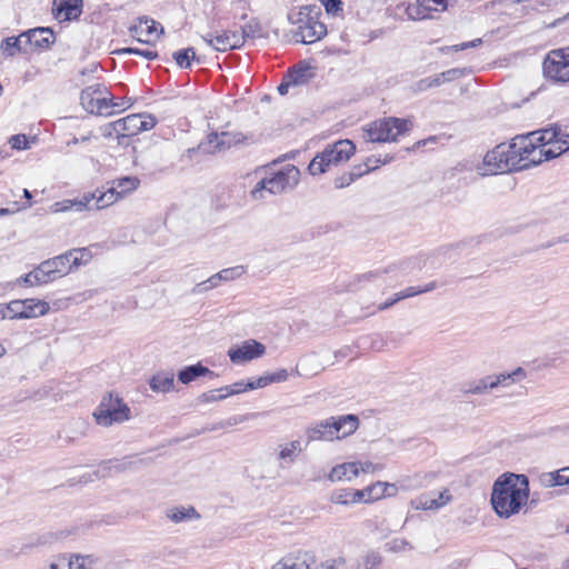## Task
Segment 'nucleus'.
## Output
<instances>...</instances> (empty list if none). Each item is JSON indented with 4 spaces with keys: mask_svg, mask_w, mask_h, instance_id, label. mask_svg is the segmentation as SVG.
Masks as SVG:
<instances>
[{
    "mask_svg": "<svg viewBox=\"0 0 569 569\" xmlns=\"http://www.w3.org/2000/svg\"><path fill=\"white\" fill-rule=\"evenodd\" d=\"M167 517L171 521L178 523L189 519H199L200 515L193 507H173L167 510Z\"/></svg>",
    "mask_w": 569,
    "mask_h": 569,
    "instance_id": "30",
    "label": "nucleus"
},
{
    "mask_svg": "<svg viewBox=\"0 0 569 569\" xmlns=\"http://www.w3.org/2000/svg\"><path fill=\"white\" fill-rule=\"evenodd\" d=\"M49 303L44 300L24 299L23 319H32L44 316L49 311Z\"/></svg>",
    "mask_w": 569,
    "mask_h": 569,
    "instance_id": "28",
    "label": "nucleus"
},
{
    "mask_svg": "<svg viewBox=\"0 0 569 569\" xmlns=\"http://www.w3.org/2000/svg\"><path fill=\"white\" fill-rule=\"evenodd\" d=\"M518 144L520 147L526 148V151H527L526 153H523V162H531L532 159L530 158V156L538 153V150L540 148L539 143H537L533 138H528V136L525 138H521V140H520V142H518ZM535 166L536 164L530 163V168L535 167Z\"/></svg>",
    "mask_w": 569,
    "mask_h": 569,
    "instance_id": "36",
    "label": "nucleus"
},
{
    "mask_svg": "<svg viewBox=\"0 0 569 569\" xmlns=\"http://www.w3.org/2000/svg\"><path fill=\"white\" fill-rule=\"evenodd\" d=\"M22 37H8L1 42V50L9 57L16 56L20 51V39Z\"/></svg>",
    "mask_w": 569,
    "mask_h": 569,
    "instance_id": "38",
    "label": "nucleus"
},
{
    "mask_svg": "<svg viewBox=\"0 0 569 569\" xmlns=\"http://www.w3.org/2000/svg\"><path fill=\"white\" fill-rule=\"evenodd\" d=\"M212 41L214 43V50L224 52L241 48L243 46V36L240 34L239 31L228 30L217 34L216 40Z\"/></svg>",
    "mask_w": 569,
    "mask_h": 569,
    "instance_id": "18",
    "label": "nucleus"
},
{
    "mask_svg": "<svg viewBox=\"0 0 569 569\" xmlns=\"http://www.w3.org/2000/svg\"><path fill=\"white\" fill-rule=\"evenodd\" d=\"M392 158L381 160H375V166H370L371 158H367V161L363 164L355 166L353 169L349 172L350 176H352L353 181H356L358 178L362 177L363 174L378 169L380 164H385L389 162Z\"/></svg>",
    "mask_w": 569,
    "mask_h": 569,
    "instance_id": "34",
    "label": "nucleus"
},
{
    "mask_svg": "<svg viewBox=\"0 0 569 569\" xmlns=\"http://www.w3.org/2000/svg\"><path fill=\"white\" fill-rule=\"evenodd\" d=\"M150 389L154 392H169L174 386V376L171 372H158L149 380Z\"/></svg>",
    "mask_w": 569,
    "mask_h": 569,
    "instance_id": "26",
    "label": "nucleus"
},
{
    "mask_svg": "<svg viewBox=\"0 0 569 569\" xmlns=\"http://www.w3.org/2000/svg\"><path fill=\"white\" fill-rule=\"evenodd\" d=\"M10 319H23V300H12L7 303Z\"/></svg>",
    "mask_w": 569,
    "mask_h": 569,
    "instance_id": "44",
    "label": "nucleus"
},
{
    "mask_svg": "<svg viewBox=\"0 0 569 569\" xmlns=\"http://www.w3.org/2000/svg\"><path fill=\"white\" fill-rule=\"evenodd\" d=\"M301 450L300 441L293 440L280 450L279 459L292 462Z\"/></svg>",
    "mask_w": 569,
    "mask_h": 569,
    "instance_id": "37",
    "label": "nucleus"
},
{
    "mask_svg": "<svg viewBox=\"0 0 569 569\" xmlns=\"http://www.w3.org/2000/svg\"><path fill=\"white\" fill-rule=\"evenodd\" d=\"M355 151L356 146L349 139L328 144L311 160L308 166V171L312 176L325 173L331 166H339L340 163L347 162Z\"/></svg>",
    "mask_w": 569,
    "mask_h": 569,
    "instance_id": "4",
    "label": "nucleus"
},
{
    "mask_svg": "<svg viewBox=\"0 0 569 569\" xmlns=\"http://www.w3.org/2000/svg\"><path fill=\"white\" fill-rule=\"evenodd\" d=\"M247 390H249V389L247 388V383H244L243 381H238L231 386H226V387L217 389V391H219V392L227 391V395H229V396L238 395V393L247 391Z\"/></svg>",
    "mask_w": 569,
    "mask_h": 569,
    "instance_id": "50",
    "label": "nucleus"
},
{
    "mask_svg": "<svg viewBox=\"0 0 569 569\" xmlns=\"http://www.w3.org/2000/svg\"><path fill=\"white\" fill-rule=\"evenodd\" d=\"M412 127L411 121L407 119L389 117L368 124L365 130V137L370 142L396 141L398 136L409 131Z\"/></svg>",
    "mask_w": 569,
    "mask_h": 569,
    "instance_id": "6",
    "label": "nucleus"
},
{
    "mask_svg": "<svg viewBox=\"0 0 569 569\" xmlns=\"http://www.w3.org/2000/svg\"><path fill=\"white\" fill-rule=\"evenodd\" d=\"M87 558L74 556V558H61L50 565V569H84Z\"/></svg>",
    "mask_w": 569,
    "mask_h": 569,
    "instance_id": "32",
    "label": "nucleus"
},
{
    "mask_svg": "<svg viewBox=\"0 0 569 569\" xmlns=\"http://www.w3.org/2000/svg\"><path fill=\"white\" fill-rule=\"evenodd\" d=\"M311 69L312 68L309 63L300 61L295 67H292L286 76L295 86L305 84L308 83L309 80L315 76L311 72Z\"/></svg>",
    "mask_w": 569,
    "mask_h": 569,
    "instance_id": "25",
    "label": "nucleus"
},
{
    "mask_svg": "<svg viewBox=\"0 0 569 569\" xmlns=\"http://www.w3.org/2000/svg\"><path fill=\"white\" fill-rule=\"evenodd\" d=\"M130 408L128 405L113 392L106 395L96 411L93 417L96 422L103 427H109L113 423H121L130 419Z\"/></svg>",
    "mask_w": 569,
    "mask_h": 569,
    "instance_id": "7",
    "label": "nucleus"
},
{
    "mask_svg": "<svg viewBox=\"0 0 569 569\" xmlns=\"http://www.w3.org/2000/svg\"><path fill=\"white\" fill-rule=\"evenodd\" d=\"M482 43L481 39H475L468 42H462L455 46L445 47L441 49L442 52H449V51H461L469 48H476Z\"/></svg>",
    "mask_w": 569,
    "mask_h": 569,
    "instance_id": "48",
    "label": "nucleus"
},
{
    "mask_svg": "<svg viewBox=\"0 0 569 569\" xmlns=\"http://www.w3.org/2000/svg\"><path fill=\"white\" fill-rule=\"evenodd\" d=\"M430 11H432V7L420 6L419 2H417V6H409L407 9V13L412 20L426 19L429 17Z\"/></svg>",
    "mask_w": 569,
    "mask_h": 569,
    "instance_id": "41",
    "label": "nucleus"
},
{
    "mask_svg": "<svg viewBox=\"0 0 569 569\" xmlns=\"http://www.w3.org/2000/svg\"><path fill=\"white\" fill-rule=\"evenodd\" d=\"M390 271H392V267L378 269L375 271H369V272L362 273L360 276H357V280L358 281H373V280L380 278L382 274L388 273Z\"/></svg>",
    "mask_w": 569,
    "mask_h": 569,
    "instance_id": "49",
    "label": "nucleus"
},
{
    "mask_svg": "<svg viewBox=\"0 0 569 569\" xmlns=\"http://www.w3.org/2000/svg\"><path fill=\"white\" fill-rule=\"evenodd\" d=\"M120 128H121V124H120L119 120L113 121V122H109V123L104 124L103 127H101V134L106 139H110L112 137H117V134L119 132H121Z\"/></svg>",
    "mask_w": 569,
    "mask_h": 569,
    "instance_id": "47",
    "label": "nucleus"
},
{
    "mask_svg": "<svg viewBox=\"0 0 569 569\" xmlns=\"http://www.w3.org/2000/svg\"><path fill=\"white\" fill-rule=\"evenodd\" d=\"M452 499V496L450 495L448 489H445L443 491L439 492L438 498H428L422 502V508L425 510H436L443 506H446L448 502H450Z\"/></svg>",
    "mask_w": 569,
    "mask_h": 569,
    "instance_id": "33",
    "label": "nucleus"
},
{
    "mask_svg": "<svg viewBox=\"0 0 569 569\" xmlns=\"http://www.w3.org/2000/svg\"><path fill=\"white\" fill-rule=\"evenodd\" d=\"M111 102H112V97L111 98H107V97H97L96 99V104H97V109H96V114H102L104 110L111 108Z\"/></svg>",
    "mask_w": 569,
    "mask_h": 569,
    "instance_id": "59",
    "label": "nucleus"
},
{
    "mask_svg": "<svg viewBox=\"0 0 569 569\" xmlns=\"http://www.w3.org/2000/svg\"><path fill=\"white\" fill-rule=\"evenodd\" d=\"M540 480L547 487L569 485V467H565L553 472H545Z\"/></svg>",
    "mask_w": 569,
    "mask_h": 569,
    "instance_id": "29",
    "label": "nucleus"
},
{
    "mask_svg": "<svg viewBox=\"0 0 569 569\" xmlns=\"http://www.w3.org/2000/svg\"><path fill=\"white\" fill-rule=\"evenodd\" d=\"M529 479L526 475L506 472L493 482L490 502L500 518L517 515L529 498Z\"/></svg>",
    "mask_w": 569,
    "mask_h": 569,
    "instance_id": "1",
    "label": "nucleus"
},
{
    "mask_svg": "<svg viewBox=\"0 0 569 569\" xmlns=\"http://www.w3.org/2000/svg\"><path fill=\"white\" fill-rule=\"evenodd\" d=\"M381 556L378 552H370L365 560V569H377L381 563Z\"/></svg>",
    "mask_w": 569,
    "mask_h": 569,
    "instance_id": "54",
    "label": "nucleus"
},
{
    "mask_svg": "<svg viewBox=\"0 0 569 569\" xmlns=\"http://www.w3.org/2000/svg\"><path fill=\"white\" fill-rule=\"evenodd\" d=\"M96 99H97V97L93 96V91L91 90V88H86L81 91V94H80L81 104L90 113H96V109H97Z\"/></svg>",
    "mask_w": 569,
    "mask_h": 569,
    "instance_id": "40",
    "label": "nucleus"
},
{
    "mask_svg": "<svg viewBox=\"0 0 569 569\" xmlns=\"http://www.w3.org/2000/svg\"><path fill=\"white\" fill-rule=\"evenodd\" d=\"M560 154H562V151L559 149V147H557V151H553V148H550V147L549 148L540 147L538 150V159L537 160L532 159L531 163L539 164L543 160L549 161V160H552V159L559 157Z\"/></svg>",
    "mask_w": 569,
    "mask_h": 569,
    "instance_id": "42",
    "label": "nucleus"
},
{
    "mask_svg": "<svg viewBox=\"0 0 569 569\" xmlns=\"http://www.w3.org/2000/svg\"><path fill=\"white\" fill-rule=\"evenodd\" d=\"M462 391L466 395H485L488 390L482 380L479 379L478 381L466 383Z\"/></svg>",
    "mask_w": 569,
    "mask_h": 569,
    "instance_id": "45",
    "label": "nucleus"
},
{
    "mask_svg": "<svg viewBox=\"0 0 569 569\" xmlns=\"http://www.w3.org/2000/svg\"><path fill=\"white\" fill-rule=\"evenodd\" d=\"M321 4L325 7L327 13L337 14L342 11V1L341 0H320Z\"/></svg>",
    "mask_w": 569,
    "mask_h": 569,
    "instance_id": "52",
    "label": "nucleus"
},
{
    "mask_svg": "<svg viewBox=\"0 0 569 569\" xmlns=\"http://www.w3.org/2000/svg\"><path fill=\"white\" fill-rule=\"evenodd\" d=\"M266 347L257 340L244 341L241 346L230 348L228 356L233 363L250 361L263 356Z\"/></svg>",
    "mask_w": 569,
    "mask_h": 569,
    "instance_id": "12",
    "label": "nucleus"
},
{
    "mask_svg": "<svg viewBox=\"0 0 569 569\" xmlns=\"http://www.w3.org/2000/svg\"><path fill=\"white\" fill-rule=\"evenodd\" d=\"M260 26L256 19H251L248 23L241 27L240 34L243 36V42L246 39H254L259 37Z\"/></svg>",
    "mask_w": 569,
    "mask_h": 569,
    "instance_id": "43",
    "label": "nucleus"
},
{
    "mask_svg": "<svg viewBox=\"0 0 569 569\" xmlns=\"http://www.w3.org/2000/svg\"><path fill=\"white\" fill-rule=\"evenodd\" d=\"M561 129L558 124H551L545 129L528 133V138H533L540 147L555 144L560 136Z\"/></svg>",
    "mask_w": 569,
    "mask_h": 569,
    "instance_id": "23",
    "label": "nucleus"
},
{
    "mask_svg": "<svg viewBox=\"0 0 569 569\" xmlns=\"http://www.w3.org/2000/svg\"><path fill=\"white\" fill-rule=\"evenodd\" d=\"M319 14L320 9L316 6L305 7L300 10L297 31V36L300 37V42L306 44L313 43L327 34L326 24L317 19Z\"/></svg>",
    "mask_w": 569,
    "mask_h": 569,
    "instance_id": "8",
    "label": "nucleus"
},
{
    "mask_svg": "<svg viewBox=\"0 0 569 569\" xmlns=\"http://www.w3.org/2000/svg\"><path fill=\"white\" fill-rule=\"evenodd\" d=\"M129 31L139 42L150 43V37L157 32V22L144 16L139 18V23L132 26Z\"/></svg>",
    "mask_w": 569,
    "mask_h": 569,
    "instance_id": "19",
    "label": "nucleus"
},
{
    "mask_svg": "<svg viewBox=\"0 0 569 569\" xmlns=\"http://www.w3.org/2000/svg\"><path fill=\"white\" fill-rule=\"evenodd\" d=\"M353 182L352 176L349 172L343 173L335 179V187L341 189L350 186Z\"/></svg>",
    "mask_w": 569,
    "mask_h": 569,
    "instance_id": "63",
    "label": "nucleus"
},
{
    "mask_svg": "<svg viewBox=\"0 0 569 569\" xmlns=\"http://www.w3.org/2000/svg\"><path fill=\"white\" fill-rule=\"evenodd\" d=\"M449 0H417L420 6L432 7L435 11H445L448 8Z\"/></svg>",
    "mask_w": 569,
    "mask_h": 569,
    "instance_id": "53",
    "label": "nucleus"
},
{
    "mask_svg": "<svg viewBox=\"0 0 569 569\" xmlns=\"http://www.w3.org/2000/svg\"><path fill=\"white\" fill-rule=\"evenodd\" d=\"M244 273V268L242 266H236L227 269H222L221 271L214 273L206 281H202L192 289L194 293H202L210 289L218 287L221 282L234 280Z\"/></svg>",
    "mask_w": 569,
    "mask_h": 569,
    "instance_id": "13",
    "label": "nucleus"
},
{
    "mask_svg": "<svg viewBox=\"0 0 569 569\" xmlns=\"http://www.w3.org/2000/svg\"><path fill=\"white\" fill-rule=\"evenodd\" d=\"M525 376H526L525 370L521 367H518L512 372L496 375V382H497L498 387L499 386L508 387L511 383H513L515 381L522 379Z\"/></svg>",
    "mask_w": 569,
    "mask_h": 569,
    "instance_id": "35",
    "label": "nucleus"
},
{
    "mask_svg": "<svg viewBox=\"0 0 569 569\" xmlns=\"http://www.w3.org/2000/svg\"><path fill=\"white\" fill-rule=\"evenodd\" d=\"M119 121L121 124L120 131H126L132 136L151 130L157 123V119L153 116L142 113L129 114L119 119Z\"/></svg>",
    "mask_w": 569,
    "mask_h": 569,
    "instance_id": "14",
    "label": "nucleus"
},
{
    "mask_svg": "<svg viewBox=\"0 0 569 569\" xmlns=\"http://www.w3.org/2000/svg\"><path fill=\"white\" fill-rule=\"evenodd\" d=\"M9 143L12 149L16 150H26L29 148L28 146V139L26 134H14L10 138Z\"/></svg>",
    "mask_w": 569,
    "mask_h": 569,
    "instance_id": "51",
    "label": "nucleus"
},
{
    "mask_svg": "<svg viewBox=\"0 0 569 569\" xmlns=\"http://www.w3.org/2000/svg\"><path fill=\"white\" fill-rule=\"evenodd\" d=\"M40 271H44L52 281L58 279L57 270L53 267L52 259L42 261L40 264Z\"/></svg>",
    "mask_w": 569,
    "mask_h": 569,
    "instance_id": "56",
    "label": "nucleus"
},
{
    "mask_svg": "<svg viewBox=\"0 0 569 569\" xmlns=\"http://www.w3.org/2000/svg\"><path fill=\"white\" fill-rule=\"evenodd\" d=\"M503 144H499L495 149L488 151L483 157V164L489 169L483 174H496L502 172L498 166L503 164Z\"/></svg>",
    "mask_w": 569,
    "mask_h": 569,
    "instance_id": "27",
    "label": "nucleus"
},
{
    "mask_svg": "<svg viewBox=\"0 0 569 569\" xmlns=\"http://www.w3.org/2000/svg\"><path fill=\"white\" fill-rule=\"evenodd\" d=\"M351 492L352 489H340L332 495L331 500L339 505L352 503V500L350 499L352 497Z\"/></svg>",
    "mask_w": 569,
    "mask_h": 569,
    "instance_id": "46",
    "label": "nucleus"
},
{
    "mask_svg": "<svg viewBox=\"0 0 569 569\" xmlns=\"http://www.w3.org/2000/svg\"><path fill=\"white\" fill-rule=\"evenodd\" d=\"M270 383L283 382L288 379L289 373L286 369H279L276 372L267 373Z\"/></svg>",
    "mask_w": 569,
    "mask_h": 569,
    "instance_id": "61",
    "label": "nucleus"
},
{
    "mask_svg": "<svg viewBox=\"0 0 569 569\" xmlns=\"http://www.w3.org/2000/svg\"><path fill=\"white\" fill-rule=\"evenodd\" d=\"M389 483L377 481L373 485L366 487V491L371 501L378 500L386 495L387 489L389 488Z\"/></svg>",
    "mask_w": 569,
    "mask_h": 569,
    "instance_id": "39",
    "label": "nucleus"
},
{
    "mask_svg": "<svg viewBox=\"0 0 569 569\" xmlns=\"http://www.w3.org/2000/svg\"><path fill=\"white\" fill-rule=\"evenodd\" d=\"M352 497L350 498L352 500V503H356V502H371V500L369 499L368 497V493L366 491V489H360V490H353L352 489V492H351Z\"/></svg>",
    "mask_w": 569,
    "mask_h": 569,
    "instance_id": "62",
    "label": "nucleus"
},
{
    "mask_svg": "<svg viewBox=\"0 0 569 569\" xmlns=\"http://www.w3.org/2000/svg\"><path fill=\"white\" fill-rule=\"evenodd\" d=\"M466 73V69L462 68H452L441 72L442 79L447 80V82L452 81L455 79H459L463 77Z\"/></svg>",
    "mask_w": 569,
    "mask_h": 569,
    "instance_id": "55",
    "label": "nucleus"
},
{
    "mask_svg": "<svg viewBox=\"0 0 569 569\" xmlns=\"http://www.w3.org/2000/svg\"><path fill=\"white\" fill-rule=\"evenodd\" d=\"M543 74L558 82L569 81V47L550 51L543 60Z\"/></svg>",
    "mask_w": 569,
    "mask_h": 569,
    "instance_id": "9",
    "label": "nucleus"
},
{
    "mask_svg": "<svg viewBox=\"0 0 569 569\" xmlns=\"http://www.w3.org/2000/svg\"><path fill=\"white\" fill-rule=\"evenodd\" d=\"M345 559L338 558V559H328L320 565H318L315 569H336L338 566L343 565Z\"/></svg>",
    "mask_w": 569,
    "mask_h": 569,
    "instance_id": "64",
    "label": "nucleus"
},
{
    "mask_svg": "<svg viewBox=\"0 0 569 569\" xmlns=\"http://www.w3.org/2000/svg\"><path fill=\"white\" fill-rule=\"evenodd\" d=\"M79 262L80 261L77 260V257H74V251L71 250L52 258V263L57 270L58 278H61L68 274L74 268H78Z\"/></svg>",
    "mask_w": 569,
    "mask_h": 569,
    "instance_id": "22",
    "label": "nucleus"
},
{
    "mask_svg": "<svg viewBox=\"0 0 569 569\" xmlns=\"http://www.w3.org/2000/svg\"><path fill=\"white\" fill-rule=\"evenodd\" d=\"M140 184V180L137 177H121L114 179L106 191L100 192L99 197L96 193L83 194L81 198L64 199L57 201L51 206V211L54 213L66 211H84L94 209H102L113 204L126 194L134 191Z\"/></svg>",
    "mask_w": 569,
    "mask_h": 569,
    "instance_id": "2",
    "label": "nucleus"
},
{
    "mask_svg": "<svg viewBox=\"0 0 569 569\" xmlns=\"http://www.w3.org/2000/svg\"><path fill=\"white\" fill-rule=\"evenodd\" d=\"M153 462L152 458H139L136 456H127L122 460H109L106 463L110 465L109 469L116 472H122L127 469L138 470L142 467H148Z\"/></svg>",
    "mask_w": 569,
    "mask_h": 569,
    "instance_id": "20",
    "label": "nucleus"
},
{
    "mask_svg": "<svg viewBox=\"0 0 569 569\" xmlns=\"http://www.w3.org/2000/svg\"><path fill=\"white\" fill-rule=\"evenodd\" d=\"M240 133L234 134L227 131L211 132L208 134L207 141L199 143V148L203 150V153H214L240 142Z\"/></svg>",
    "mask_w": 569,
    "mask_h": 569,
    "instance_id": "11",
    "label": "nucleus"
},
{
    "mask_svg": "<svg viewBox=\"0 0 569 569\" xmlns=\"http://www.w3.org/2000/svg\"><path fill=\"white\" fill-rule=\"evenodd\" d=\"M172 58L176 61L177 66L182 69H190L192 61L198 60L194 49L192 47L173 52Z\"/></svg>",
    "mask_w": 569,
    "mask_h": 569,
    "instance_id": "31",
    "label": "nucleus"
},
{
    "mask_svg": "<svg viewBox=\"0 0 569 569\" xmlns=\"http://www.w3.org/2000/svg\"><path fill=\"white\" fill-rule=\"evenodd\" d=\"M312 556L308 552H299L298 555H289L280 559L271 569H310L309 561Z\"/></svg>",
    "mask_w": 569,
    "mask_h": 569,
    "instance_id": "21",
    "label": "nucleus"
},
{
    "mask_svg": "<svg viewBox=\"0 0 569 569\" xmlns=\"http://www.w3.org/2000/svg\"><path fill=\"white\" fill-rule=\"evenodd\" d=\"M359 475V463L358 462H345L341 465H337L329 472L328 478L335 481L341 480H351L352 478Z\"/></svg>",
    "mask_w": 569,
    "mask_h": 569,
    "instance_id": "24",
    "label": "nucleus"
},
{
    "mask_svg": "<svg viewBox=\"0 0 569 569\" xmlns=\"http://www.w3.org/2000/svg\"><path fill=\"white\" fill-rule=\"evenodd\" d=\"M420 286L418 287H408L396 293V300H403L407 298H412L420 295Z\"/></svg>",
    "mask_w": 569,
    "mask_h": 569,
    "instance_id": "57",
    "label": "nucleus"
},
{
    "mask_svg": "<svg viewBox=\"0 0 569 569\" xmlns=\"http://www.w3.org/2000/svg\"><path fill=\"white\" fill-rule=\"evenodd\" d=\"M268 385H270V381H269L268 375H264V376L259 377L256 380L248 381L247 388L249 390H254V389H259V388H264Z\"/></svg>",
    "mask_w": 569,
    "mask_h": 569,
    "instance_id": "58",
    "label": "nucleus"
},
{
    "mask_svg": "<svg viewBox=\"0 0 569 569\" xmlns=\"http://www.w3.org/2000/svg\"><path fill=\"white\" fill-rule=\"evenodd\" d=\"M299 177V169L289 164L272 173L270 177L260 180L252 189L251 197L258 200L263 197V191H268L271 194H280L287 190H291L298 184Z\"/></svg>",
    "mask_w": 569,
    "mask_h": 569,
    "instance_id": "5",
    "label": "nucleus"
},
{
    "mask_svg": "<svg viewBox=\"0 0 569 569\" xmlns=\"http://www.w3.org/2000/svg\"><path fill=\"white\" fill-rule=\"evenodd\" d=\"M203 376H208L210 379H213L218 377V373L210 370L208 367H204L201 362L186 366L178 371V380L183 385H188Z\"/></svg>",
    "mask_w": 569,
    "mask_h": 569,
    "instance_id": "17",
    "label": "nucleus"
},
{
    "mask_svg": "<svg viewBox=\"0 0 569 569\" xmlns=\"http://www.w3.org/2000/svg\"><path fill=\"white\" fill-rule=\"evenodd\" d=\"M526 148L520 147L518 142H512L509 146L503 144V164H499L498 168L501 171H522L530 168V162H523V153Z\"/></svg>",
    "mask_w": 569,
    "mask_h": 569,
    "instance_id": "10",
    "label": "nucleus"
},
{
    "mask_svg": "<svg viewBox=\"0 0 569 569\" xmlns=\"http://www.w3.org/2000/svg\"><path fill=\"white\" fill-rule=\"evenodd\" d=\"M359 426L356 415L329 417L307 429V443L316 440L332 441L352 435Z\"/></svg>",
    "mask_w": 569,
    "mask_h": 569,
    "instance_id": "3",
    "label": "nucleus"
},
{
    "mask_svg": "<svg viewBox=\"0 0 569 569\" xmlns=\"http://www.w3.org/2000/svg\"><path fill=\"white\" fill-rule=\"evenodd\" d=\"M74 251V257L79 260V266L87 263L91 259V252L87 248H76L71 249Z\"/></svg>",
    "mask_w": 569,
    "mask_h": 569,
    "instance_id": "60",
    "label": "nucleus"
},
{
    "mask_svg": "<svg viewBox=\"0 0 569 569\" xmlns=\"http://www.w3.org/2000/svg\"><path fill=\"white\" fill-rule=\"evenodd\" d=\"M83 12V0H53L52 14L60 21L78 20Z\"/></svg>",
    "mask_w": 569,
    "mask_h": 569,
    "instance_id": "15",
    "label": "nucleus"
},
{
    "mask_svg": "<svg viewBox=\"0 0 569 569\" xmlns=\"http://www.w3.org/2000/svg\"><path fill=\"white\" fill-rule=\"evenodd\" d=\"M20 37H24L28 43L33 44L37 49L41 50L49 49L54 42L53 30L49 27L30 29L22 32Z\"/></svg>",
    "mask_w": 569,
    "mask_h": 569,
    "instance_id": "16",
    "label": "nucleus"
}]
</instances>
